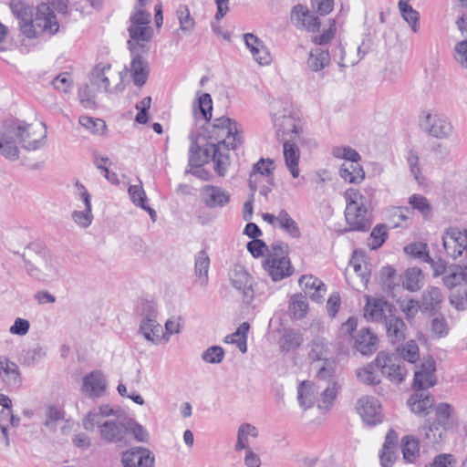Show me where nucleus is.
<instances>
[{
  "mask_svg": "<svg viewBox=\"0 0 467 467\" xmlns=\"http://www.w3.org/2000/svg\"><path fill=\"white\" fill-rule=\"evenodd\" d=\"M436 363L433 358H424L414 372L413 388L415 389H427L436 384Z\"/></svg>",
  "mask_w": 467,
  "mask_h": 467,
  "instance_id": "nucleus-14",
  "label": "nucleus"
},
{
  "mask_svg": "<svg viewBox=\"0 0 467 467\" xmlns=\"http://www.w3.org/2000/svg\"><path fill=\"white\" fill-rule=\"evenodd\" d=\"M250 326L247 322L242 323L235 332L228 335L224 338L225 343L235 344L238 349L243 353L247 351V334Z\"/></svg>",
  "mask_w": 467,
  "mask_h": 467,
  "instance_id": "nucleus-38",
  "label": "nucleus"
},
{
  "mask_svg": "<svg viewBox=\"0 0 467 467\" xmlns=\"http://www.w3.org/2000/svg\"><path fill=\"white\" fill-rule=\"evenodd\" d=\"M192 140L189 152V165L195 168H200L204 163L212 160L214 163V171L219 175L223 177L226 174L227 169L230 165L229 154L222 151L219 145H210L207 143L202 150L196 143L194 134L189 136Z\"/></svg>",
  "mask_w": 467,
  "mask_h": 467,
  "instance_id": "nucleus-5",
  "label": "nucleus"
},
{
  "mask_svg": "<svg viewBox=\"0 0 467 467\" xmlns=\"http://www.w3.org/2000/svg\"><path fill=\"white\" fill-rule=\"evenodd\" d=\"M403 458L408 462H413L420 454L419 441L412 436H405L401 441Z\"/></svg>",
  "mask_w": 467,
  "mask_h": 467,
  "instance_id": "nucleus-46",
  "label": "nucleus"
},
{
  "mask_svg": "<svg viewBox=\"0 0 467 467\" xmlns=\"http://www.w3.org/2000/svg\"><path fill=\"white\" fill-rule=\"evenodd\" d=\"M90 83L96 87L99 91L112 93L117 91L118 84L114 88H110V82L121 80L119 73L112 70L110 64H98L90 73Z\"/></svg>",
  "mask_w": 467,
  "mask_h": 467,
  "instance_id": "nucleus-10",
  "label": "nucleus"
},
{
  "mask_svg": "<svg viewBox=\"0 0 467 467\" xmlns=\"http://www.w3.org/2000/svg\"><path fill=\"white\" fill-rule=\"evenodd\" d=\"M132 55L130 71L134 85L142 87L148 80L150 75V66L147 60L139 54V51Z\"/></svg>",
  "mask_w": 467,
  "mask_h": 467,
  "instance_id": "nucleus-27",
  "label": "nucleus"
},
{
  "mask_svg": "<svg viewBox=\"0 0 467 467\" xmlns=\"http://www.w3.org/2000/svg\"><path fill=\"white\" fill-rule=\"evenodd\" d=\"M409 204L412 209L419 211L425 218L431 214V205L427 198L421 194H412L409 198Z\"/></svg>",
  "mask_w": 467,
  "mask_h": 467,
  "instance_id": "nucleus-53",
  "label": "nucleus"
},
{
  "mask_svg": "<svg viewBox=\"0 0 467 467\" xmlns=\"http://www.w3.org/2000/svg\"><path fill=\"white\" fill-rule=\"evenodd\" d=\"M400 310L405 314L407 320H411L421 309L420 301L414 299H405L399 302Z\"/></svg>",
  "mask_w": 467,
  "mask_h": 467,
  "instance_id": "nucleus-62",
  "label": "nucleus"
},
{
  "mask_svg": "<svg viewBox=\"0 0 467 467\" xmlns=\"http://www.w3.org/2000/svg\"><path fill=\"white\" fill-rule=\"evenodd\" d=\"M79 124L94 134H102L106 130V123L103 119H93L88 116H81Z\"/></svg>",
  "mask_w": 467,
  "mask_h": 467,
  "instance_id": "nucleus-57",
  "label": "nucleus"
},
{
  "mask_svg": "<svg viewBox=\"0 0 467 467\" xmlns=\"http://www.w3.org/2000/svg\"><path fill=\"white\" fill-rule=\"evenodd\" d=\"M176 17L179 23V30L186 36H191L195 29L196 22L188 5H179L176 9Z\"/></svg>",
  "mask_w": 467,
  "mask_h": 467,
  "instance_id": "nucleus-33",
  "label": "nucleus"
},
{
  "mask_svg": "<svg viewBox=\"0 0 467 467\" xmlns=\"http://www.w3.org/2000/svg\"><path fill=\"white\" fill-rule=\"evenodd\" d=\"M332 153L334 157L338 159H344L348 163H358L360 155L358 152L350 147H336L333 149Z\"/></svg>",
  "mask_w": 467,
  "mask_h": 467,
  "instance_id": "nucleus-60",
  "label": "nucleus"
},
{
  "mask_svg": "<svg viewBox=\"0 0 467 467\" xmlns=\"http://www.w3.org/2000/svg\"><path fill=\"white\" fill-rule=\"evenodd\" d=\"M337 382H331L321 392V403L318 404L319 409L327 410L332 405L336 399L337 393Z\"/></svg>",
  "mask_w": 467,
  "mask_h": 467,
  "instance_id": "nucleus-59",
  "label": "nucleus"
},
{
  "mask_svg": "<svg viewBox=\"0 0 467 467\" xmlns=\"http://www.w3.org/2000/svg\"><path fill=\"white\" fill-rule=\"evenodd\" d=\"M399 7L404 20L411 26L413 32L419 30V13L415 11L409 4L400 0Z\"/></svg>",
  "mask_w": 467,
  "mask_h": 467,
  "instance_id": "nucleus-50",
  "label": "nucleus"
},
{
  "mask_svg": "<svg viewBox=\"0 0 467 467\" xmlns=\"http://www.w3.org/2000/svg\"><path fill=\"white\" fill-rule=\"evenodd\" d=\"M420 126L425 132L440 140L448 139L453 131V126L447 118L431 113L424 116Z\"/></svg>",
  "mask_w": 467,
  "mask_h": 467,
  "instance_id": "nucleus-12",
  "label": "nucleus"
},
{
  "mask_svg": "<svg viewBox=\"0 0 467 467\" xmlns=\"http://www.w3.org/2000/svg\"><path fill=\"white\" fill-rule=\"evenodd\" d=\"M399 355L410 363H416L420 359L419 346L414 340H410L405 344L400 343L397 347Z\"/></svg>",
  "mask_w": 467,
  "mask_h": 467,
  "instance_id": "nucleus-47",
  "label": "nucleus"
},
{
  "mask_svg": "<svg viewBox=\"0 0 467 467\" xmlns=\"http://www.w3.org/2000/svg\"><path fill=\"white\" fill-rule=\"evenodd\" d=\"M330 56L327 50L316 47L311 50L307 59L308 67L315 72L320 71L329 65Z\"/></svg>",
  "mask_w": 467,
  "mask_h": 467,
  "instance_id": "nucleus-41",
  "label": "nucleus"
},
{
  "mask_svg": "<svg viewBox=\"0 0 467 467\" xmlns=\"http://www.w3.org/2000/svg\"><path fill=\"white\" fill-rule=\"evenodd\" d=\"M339 174L344 181L349 183H359L365 178V172L358 163H343Z\"/></svg>",
  "mask_w": 467,
  "mask_h": 467,
  "instance_id": "nucleus-39",
  "label": "nucleus"
},
{
  "mask_svg": "<svg viewBox=\"0 0 467 467\" xmlns=\"http://www.w3.org/2000/svg\"><path fill=\"white\" fill-rule=\"evenodd\" d=\"M289 309L296 318H303L308 309L306 296L301 294L293 296L290 300Z\"/></svg>",
  "mask_w": 467,
  "mask_h": 467,
  "instance_id": "nucleus-51",
  "label": "nucleus"
},
{
  "mask_svg": "<svg viewBox=\"0 0 467 467\" xmlns=\"http://www.w3.org/2000/svg\"><path fill=\"white\" fill-rule=\"evenodd\" d=\"M330 354L329 345L324 338L317 337L310 344L308 355L311 359L324 362L333 359Z\"/></svg>",
  "mask_w": 467,
  "mask_h": 467,
  "instance_id": "nucleus-37",
  "label": "nucleus"
},
{
  "mask_svg": "<svg viewBox=\"0 0 467 467\" xmlns=\"http://www.w3.org/2000/svg\"><path fill=\"white\" fill-rule=\"evenodd\" d=\"M65 412L57 406L50 405L47 408L44 426L54 431L59 420H64Z\"/></svg>",
  "mask_w": 467,
  "mask_h": 467,
  "instance_id": "nucleus-54",
  "label": "nucleus"
},
{
  "mask_svg": "<svg viewBox=\"0 0 467 467\" xmlns=\"http://www.w3.org/2000/svg\"><path fill=\"white\" fill-rule=\"evenodd\" d=\"M0 379L12 389H20L23 383L18 365L5 356H0Z\"/></svg>",
  "mask_w": 467,
  "mask_h": 467,
  "instance_id": "nucleus-16",
  "label": "nucleus"
},
{
  "mask_svg": "<svg viewBox=\"0 0 467 467\" xmlns=\"http://www.w3.org/2000/svg\"><path fill=\"white\" fill-rule=\"evenodd\" d=\"M72 220L83 228L88 227L93 220L91 212V203H84V209L81 211H74L72 213Z\"/></svg>",
  "mask_w": 467,
  "mask_h": 467,
  "instance_id": "nucleus-56",
  "label": "nucleus"
},
{
  "mask_svg": "<svg viewBox=\"0 0 467 467\" xmlns=\"http://www.w3.org/2000/svg\"><path fill=\"white\" fill-rule=\"evenodd\" d=\"M201 194L203 202L210 208L223 207L230 202L231 198L228 192L213 185L202 187Z\"/></svg>",
  "mask_w": 467,
  "mask_h": 467,
  "instance_id": "nucleus-22",
  "label": "nucleus"
},
{
  "mask_svg": "<svg viewBox=\"0 0 467 467\" xmlns=\"http://www.w3.org/2000/svg\"><path fill=\"white\" fill-rule=\"evenodd\" d=\"M106 386L107 383L103 374L95 370L84 377L81 390L90 398H99L104 395Z\"/></svg>",
  "mask_w": 467,
  "mask_h": 467,
  "instance_id": "nucleus-21",
  "label": "nucleus"
},
{
  "mask_svg": "<svg viewBox=\"0 0 467 467\" xmlns=\"http://www.w3.org/2000/svg\"><path fill=\"white\" fill-rule=\"evenodd\" d=\"M100 439L109 444H115L119 448L130 444V427L119 420H106L99 424Z\"/></svg>",
  "mask_w": 467,
  "mask_h": 467,
  "instance_id": "nucleus-8",
  "label": "nucleus"
},
{
  "mask_svg": "<svg viewBox=\"0 0 467 467\" xmlns=\"http://www.w3.org/2000/svg\"><path fill=\"white\" fill-rule=\"evenodd\" d=\"M291 17L297 26H301L309 32H316L320 27V21L317 16L312 14L306 6L297 5L294 6Z\"/></svg>",
  "mask_w": 467,
  "mask_h": 467,
  "instance_id": "nucleus-23",
  "label": "nucleus"
},
{
  "mask_svg": "<svg viewBox=\"0 0 467 467\" xmlns=\"http://www.w3.org/2000/svg\"><path fill=\"white\" fill-rule=\"evenodd\" d=\"M27 273L41 281L57 279L62 272L59 260L46 250H42L36 243L30 244L23 254Z\"/></svg>",
  "mask_w": 467,
  "mask_h": 467,
  "instance_id": "nucleus-3",
  "label": "nucleus"
},
{
  "mask_svg": "<svg viewBox=\"0 0 467 467\" xmlns=\"http://www.w3.org/2000/svg\"><path fill=\"white\" fill-rule=\"evenodd\" d=\"M283 154L286 168L294 178H297L299 176V148L291 140H285L283 143Z\"/></svg>",
  "mask_w": 467,
  "mask_h": 467,
  "instance_id": "nucleus-31",
  "label": "nucleus"
},
{
  "mask_svg": "<svg viewBox=\"0 0 467 467\" xmlns=\"http://www.w3.org/2000/svg\"><path fill=\"white\" fill-rule=\"evenodd\" d=\"M407 403L413 413L425 416L433 405V399L429 393L417 392L408 400Z\"/></svg>",
  "mask_w": 467,
  "mask_h": 467,
  "instance_id": "nucleus-32",
  "label": "nucleus"
},
{
  "mask_svg": "<svg viewBox=\"0 0 467 467\" xmlns=\"http://www.w3.org/2000/svg\"><path fill=\"white\" fill-rule=\"evenodd\" d=\"M303 337L300 333L287 331L281 338L280 344L283 350L289 351L301 346Z\"/></svg>",
  "mask_w": 467,
  "mask_h": 467,
  "instance_id": "nucleus-58",
  "label": "nucleus"
},
{
  "mask_svg": "<svg viewBox=\"0 0 467 467\" xmlns=\"http://www.w3.org/2000/svg\"><path fill=\"white\" fill-rule=\"evenodd\" d=\"M210 266V258L203 250L197 253L195 256L194 270L197 281L202 286L208 284V271Z\"/></svg>",
  "mask_w": 467,
  "mask_h": 467,
  "instance_id": "nucleus-34",
  "label": "nucleus"
},
{
  "mask_svg": "<svg viewBox=\"0 0 467 467\" xmlns=\"http://www.w3.org/2000/svg\"><path fill=\"white\" fill-rule=\"evenodd\" d=\"M355 348L362 355L372 354L378 348V337L369 328H362L355 337Z\"/></svg>",
  "mask_w": 467,
  "mask_h": 467,
  "instance_id": "nucleus-29",
  "label": "nucleus"
},
{
  "mask_svg": "<svg viewBox=\"0 0 467 467\" xmlns=\"http://www.w3.org/2000/svg\"><path fill=\"white\" fill-rule=\"evenodd\" d=\"M404 251L413 258L420 259L423 262L431 261L429 255L428 246L425 243L417 242L405 246Z\"/></svg>",
  "mask_w": 467,
  "mask_h": 467,
  "instance_id": "nucleus-52",
  "label": "nucleus"
},
{
  "mask_svg": "<svg viewBox=\"0 0 467 467\" xmlns=\"http://www.w3.org/2000/svg\"><path fill=\"white\" fill-rule=\"evenodd\" d=\"M442 280L448 288H453L462 282L467 285V262L463 266L450 267Z\"/></svg>",
  "mask_w": 467,
  "mask_h": 467,
  "instance_id": "nucleus-40",
  "label": "nucleus"
},
{
  "mask_svg": "<svg viewBox=\"0 0 467 467\" xmlns=\"http://www.w3.org/2000/svg\"><path fill=\"white\" fill-rule=\"evenodd\" d=\"M450 304L457 310L467 309V290L457 289L450 296Z\"/></svg>",
  "mask_w": 467,
  "mask_h": 467,
  "instance_id": "nucleus-64",
  "label": "nucleus"
},
{
  "mask_svg": "<svg viewBox=\"0 0 467 467\" xmlns=\"http://www.w3.org/2000/svg\"><path fill=\"white\" fill-rule=\"evenodd\" d=\"M129 35L130 39L128 41L129 48L131 54L139 51V47L144 48V45L140 42H148L152 36V29L150 26H139L130 24L129 26Z\"/></svg>",
  "mask_w": 467,
  "mask_h": 467,
  "instance_id": "nucleus-28",
  "label": "nucleus"
},
{
  "mask_svg": "<svg viewBox=\"0 0 467 467\" xmlns=\"http://www.w3.org/2000/svg\"><path fill=\"white\" fill-rule=\"evenodd\" d=\"M299 285L312 301L317 303L323 301L327 287L321 280L313 275H303L299 279Z\"/></svg>",
  "mask_w": 467,
  "mask_h": 467,
  "instance_id": "nucleus-24",
  "label": "nucleus"
},
{
  "mask_svg": "<svg viewBox=\"0 0 467 467\" xmlns=\"http://www.w3.org/2000/svg\"><path fill=\"white\" fill-rule=\"evenodd\" d=\"M345 218L348 231L368 232L372 225L368 210L346 206Z\"/></svg>",
  "mask_w": 467,
  "mask_h": 467,
  "instance_id": "nucleus-15",
  "label": "nucleus"
},
{
  "mask_svg": "<svg viewBox=\"0 0 467 467\" xmlns=\"http://www.w3.org/2000/svg\"><path fill=\"white\" fill-rule=\"evenodd\" d=\"M402 284L403 287L410 292L419 291L424 284V277L421 270L418 267L407 269L403 275Z\"/></svg>",
  "mask_w": 467,
  "mask_h": 467,
  "instance_id": "nucleus-36",
  "label": "nucleus"
},
{
  "mask_svg": "<svg viewBox=\"0 0 467 467\" xmlns=\"http://www.w3.org/2000/svg\"><path fill=\"white\" fill-rule=\"evenodd\" d=\"M280 114L277 113L275 126L276 127V132L279 135L280 132L283 134L291 133L290 140H294L298 136V127L296 120L294 117L288 119H280Z\"/></svg>",
  "mask_w": 467,
  "mask_h": 467,
  "instance_id": "nucleus-48",
  "label": "nucleus"
},
{
  "mask_svg": "<svg viewBox=\"0 0 467 467\" xmlns=\"http://www.w3.org/2000/svg\"><path fill=\"white\" fill-rule=\"evenodd\" d=\"M388 238V231L385 224H377L371 231L368 240V245L372 250L379 248Z\"/></svg>",
  "mask_w": 467,
  "mask_h": 467,
  "instance_id": "nucleus-49",
  "label": "nucleus"
},
{
  "mask_svg": "<svg viewBox=\"0 0 467 467\" xmlns=\"http://www.w3.org/2000/svg\"><path fill=\"white\" fill-rule=\"evenodd\" d=\"M434 420H427L420 430V437L431 445L439 443L444 431L451 429L456 422L454 410L448 403H439L434 407Z\"/></svg>",
  "mask_w": 467,
  "mask_h": 467,
  "instance_id": "nucleus-6",
  "label": "nucleus"
},
{
  "mask_svg": "<svg viewBox=\"0 0 467 467\" xmlns=\"http://www.w3.org/2000/svg\"><path fill=\"white\" fill-rule=\"evenodd\" d=\"M230 279L233 286L241 291L244 301L250 303L254 298L253 277L242 265H235L230 274Z\"/></svg>",
  "mask_w": 467,
  "mask_h": 467,
  "instance_id": "nucleus-17",
  "label": "nucleus"
},
{
  "mask_svg": "<svg viewBox=\"0 0 467 467\" xmlns=\"http://www.w3.org/2000/svg\"><path fill=\"white\" fill-rule=\"evenodd\" d=\"M248 436L256 438L258 436L257 429L249 423L241 424L237 431V441L234 446L236 451L250 449Z\"/></svg>",
  "mask_w": 467,
  "mask_h": 467,
  "instance_id": "nucleus-43",
  "label": "nucleus"
},
{
  "mask_svg": "<svg viewBox=\"0 0 467 467\" xmlns=\"http://www.w3.org/2000/svg\"><path fill=\"white\" fill-rule=\"evenodd\" d=\"M120 462L123 467H154L155 456L148 448L136 446L121 452Z\"/></svg>",
  "mask_w": 467,
  "mask_h": 467,
  "instance_id": "nucleus-11",
  "label": "nucleus"
},
{
  "mask_svg": "<svg viewBox=\"0 0 467 467\" xmlns=\"http://www.w3.org/2000/svg\"><path fill=\"white\" fill-rule=\"evenodd\" d=\"M273 163V161L270 159H261L254 165L249 179V186L252 191L256 189L257 177L259 175L269 177L272 174L271 166Z\"/></svg>",
  "mask_w": 467,
  "mask_h": 467,
  "instance_id": "nucleus-44",
  "label": "nucleus"
},
{
  "mask_svg": "<svg viewBox=\"0 0 467 467\" xmlns=\"http://www.w3.org/2000/svg\"><path fill=\"white\" fill-rule=\"evenodd\" d=\"M197 109L205 120L212 118L213 100L209 93H202L198 99V105L193 106V113L197 114Z\"/></svg>",
  "mask_w": 467,
  "mask_h": 467,
  "instance_id": "nucleus-55",
  "label": "nucleus"
},
{
  "mask_svg": "<svg viewBox=\"0 0 467 467\" xmlns=\"http://www.w3.org/2000/svg\"><path fill=\"white\" fill-rule=\"evenodd\" d=\"M384 323L387 337L392 345L400 344L406 339L407 326L401 317L389 314Z\"/></svg>",
  "mask_w": 467,
  "mask_h": 467,
  "instance_id": "nucleus-20",
  "label": "nucleus"
},
{
  "mask_svg": "<svg viewBox=\"0 0 467 467\" xmlns=\"http://www.w3.org/2000/svg\"><path fill=\"white\" fill-rule=\"evenodd\" d=\"M314 368L317 369V378L318 381H325L327 385L331 382H336L334 379L336 362L334 359L321 362V364H317Z\"/></svg>",
  "mask_w": 467,
  "mask_h": 467,
  "instance_id": "nucleus-45",
  "label": "nucleus"
},
{
  "mask_svg": "<svg viewBox=\"0 0 467 467\" xmlns=\"http://www.w3.org/2000/svg\"><path fill=\"white\" fill-rule=\"evenodd\" d=\"M14 16L19 20L22 33L28 38L36 37L39 33L56 34L59 29L54 11L47 4H39L33 18L32 7L18 1L11 4Z\"/></svg>",
  "mask_w": 467,
  "mask_h": 467,
  "instance_id": "nucleus-2",
  "label": "nucleus"
},
{
  "mask_svg": "<svg viewBox=\"0 0 467 467\" xmlns=\"http://www.w3.org/2000/svg\"><path fill=\"white\" fill-rule=\"evenodd\" d=\"M410 210L407 207H396L389 211V220L393 227L403 226V223L407 222L409 218Z\"/></svg>",
  "mask_w": 467,
  "mask_h": 467,
  "instance_id": "nucleus-61",
  "label": "nucleus"
},
{
  "mask_svg": "<svg viewBox=\"0 0 467 467\" xmlns=\"http://www.w3.org/2000/svg\"><path fill=\"white\" fill-rule=\"evenodd\" d=\"M357 411L363 421L370 426H375L383 420L381 405L374 397L365 396L360 398L358 400Z\"/></svg>",
  "mask_w": 467,
  "mask_h": 467,
  "instance_id": "nucleus-13",
  "label": "nucleus"
},
{
  "mask_svg": "<svg viewBox=\"0 0 467 467\" xmlns=\"http://www.w3.org/2000/svg\"><path fill=\"white\" fill-rule=\"evenodd\" d=\"M277 225L283 229L290 237L295 239L301 237V231L297 223L289 215L285 210L279 211Z\"/></svg>",
  "mask_w": 467,
  "mask_h": 467,
  "instance_id": "nucleus-42",
  "label": "nucleus"
},
{
  "mask_svg": "<svg viewBox=\"0 0 467 467\" xmlns=\"http://www.w3.org/2000/svg\"><path fill=\"white\" fill-rule=\"evenodd\" d=\"M393 306L383 298L367 297L364 317L374 322L386 321L389 314H393Z\"/></svg>",
  "mask_w": 467,
  "mask_h": 467,
  "instance_id": "nucleus-18",
  "label": "nucleus"
},
{
  "mask_svg": "<svg viewBox=\"0 0 467 467\" xmlns=\"http://www.w3.org/2000/svg\"><path fill=\"white\" fill-rule=\"evenodd\" d=\"M443 301L444 296L441 290L436 286H429L422 292L420 303L424 312L433 314L441 308Z\"/></svg>",
  "mask_w": 467,
  "mask_h": 467,
  "instance_id": "nucleus-25",
  "label": "nucleus"
},
{
  "mask_svg": "<svg viewBox=\"0 0 467 467\" xmlns=\"http://www.w3.org/2000/svg\"><path fill=\"white\" fill-rule=\"evenodd\" d=\"M263 268L275 282L292 275L294 268L288 257V245L283 242L274 244L267 250Z\"/></svg>",
  "mask_w": 467,
  "mask_h": 467,
  "instance_id": "nucleus-7",
  "label": "nucleus"
},
{
  "mask_svg": "<svg viewBox=\"0 0 467 467\" xmlns=\"http://www.w3.org/2000/svg\"><path fill=\"white\" fill-rule=\"evenodd\" d=\"M224 357V351L223 348L219 346H213L208 348L202 354V359L210 364H219L223 361Z\"/></svg>",
  "mask_w": 467,
  "mask_h": 467,
  "instance_id": "nucleus-63",
  "label": "nucleus"
},
{
  "mask_svg": "<svg viewBox=\"0 0 467 467\" xmlns=\"http://www.w3.org/2000/svg\"><path fill=\"white\" fill-rule=\"evenodd\" d=\"M375 197V190L371 187L363 189L350 188L345 192L347 206L367 209Z\"/></svg>",
  "mask_w": 467,
  "mask_h": 467,
  "instance_id": "nucleus-19",
  "label": "nucleus"
},
{
  "mask_svg": "<svg viewBox=\"0 0 467 467\" xmlns=\"http://www.w3.org/2000/svg\"><path fill=\"white\" fill-rule=\"evenodd\" d=\"M210 145H219L222 151L229 154V150H235L243 143L238 124L232 119L223 116L216 118L206 128Z\"/></svg>",
  "mask_w": 467,
  "mask_h": 467,
  "instance_id": "nucleus-4",
  "label": "nucleus"
},
{
  "mask_svg": "<svg viewBox=\"0 0 467 467\" xmlns=\"http://www.w3.org/2000/svg\"><path fill=\"white\" fill-rule=\"evenodd\" d=\"M319 389H321V386L310 381L300 383L297 389V400L303 410L313 407L317 399Z\"/></svg>",
  "mask_w": 467,
  "mask_h": 467,
  "instance_id": "nucleus-30",
  "label": "nucleus"
},
{
  "mask_svg": "<svg viewBox=\"0 0 467 467\" xmlns=\"http://www.w3.org/2000/svg\"><path fill=\"white\" fill-rule=\"evenodd\" d=\"M149 313L142 318L140 326V332L148 341L155 343L162 332L161 326L156 321L154 308L149 305Z\"/></svg>",
  "mask_w": 467,
  "mask_h": 467,
  "instance_id": "nucleus-26",
  "label": "nucleus"
},
{
  "mask_svg": "<svg viewBox=\"0 0 467 467\" xmlns=\"http://www.w3.org/2000/svg\"><path fill=\"white\" fill-rule=\"evenodd\" d=\"M378 365H376V358L373 362L358 368L356 372L358 380L367 385H378L380 383V375L379 374Z\"/></svg>",
  "mask_w": 467,
  "mask_h": 467,
  "instance_id": "nucleus-35",
  "label": "nucleus"
},
{
  "mask_svg": "<svg viewBox=\"0 0 467 467\" xmlns=\"http://www.w3.org/2000/svg\"><path fill=\"white\" fill-rule=\"evenodd\" d=\"M46 137V131L36 134L34 127L25 121H5L0 127V152L16 161L19 158L17 143L26 150H36L44 146Z\"/></svg>",
  "mask_w": 467,
  "mask_h": 467,
  "instance_id": "nucleus-1",
  "label": "nucleus"
},
{
  "mask_svg": "<svg viewBox=\"0 0 467 467\" xmlns=\"http://www.w3.org/2000/svg\"><path fill=\"white\" fill-rule=\"evenodd\" d=\"M376 365L379 368L382 375L397 384L401 383L407 375L403 362L394 354L379 352L376 357Z\"/></svg>",
  "mask_w": 467,
  "mask_h": 467,
  "instance_id": "nucleus-9",
  "label": "nucleus"
}]
</instances>
